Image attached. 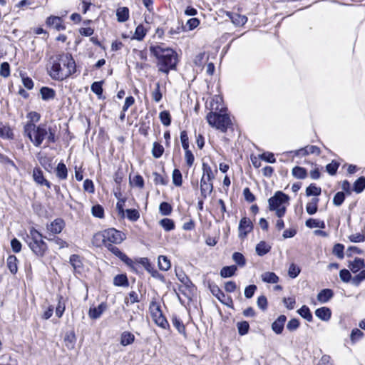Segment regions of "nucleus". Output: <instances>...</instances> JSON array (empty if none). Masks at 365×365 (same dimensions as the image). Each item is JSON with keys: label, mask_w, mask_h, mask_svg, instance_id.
<instances>
[{"label": "nucleus", "mask_w": 365, "mask_h": 365, "mask_svg": "<svg viewBox=\"0 0 365 365\" xmlns=\"http://www.w3.org/2000/svg\"><path fill=\"white\" fill-rule=\"evenodd\" d=\"M140 264L145 267V269L151 274L153 278L159 279L161 282H165L164 276L156 270L153 264L150 262L148 258H141Z\"/></svg>", "instance_id": "obj_10"}, {"label": "nucleus", "mask_w": 365, "mask_h": 365, "mask_svg": "<svg viewBox=\"0 0 365 365\" xmlns=\"http://www.w3.org/2000/svg\"><path fill=\"white\" fill-rule=\"evenodd\" d=\"M135 341V336L129 332L124 331L120 336V344L123 346H128L133 343Z\"/></svg>", "instance_id": "obj_30"}, {"label": "nucleus", "mask_w": 365, "mask_h": 365, "mask_svg": "<svg viewBox=\"0 0 365 365\" xmlns=\"http://www.w3.org/2000/svg\"><path fill=\"white\" fill-rule=\"evenodd\" d=\"M208 181H212L215 179V174L213 173L211 167L206 163H202V176Z\"/></svg>", "instance_id": "obj_34"}, {"label": "nucleus", "mask_w": 365, "mask_h": 365, "mask_svg": "<svg viewBox=\"0 0 365 365\" xmlns=\"http://www.w3.org/2000/svg\"><path fill=\"white\" fill-rule=\"evenodd\" d=\"M117 20L125 22L129 19V9L127 7H120L116 11Z\"/></svg>", "instance_id": "obj_28"}, {"label": "nucleus", "mask_w": 365, "mask_h": 365, "mask_svg": "<svg viewBox=\"0 0 365 365\" xmlns=\"http://www.w3.org/2000/svg\"><path fill=\"white\" fill-rule=\"evenodd\" d=\"M239 334L241 336L245 335L248 333L250 324L247 322L243 321L237 324Z\"/></svg>", "instance_id": "obj_51"}, {"label": "nucleus", "mask_w": 365, "mask_h": 365, "mask_svg": "<svg viewBox=\"0 0 365 365\" xmlns=\"http://www.w3.org/2000/svg\"><path fill=\"white\" fill-rule=\"evenodd\" d=\"M0 138L4 139L14 138V133L9 126L0 123Z\"/></svg>", "instance_id": "obj_29"}, {"label": "nucleus", "mask_w": 365, "mask_h": 365, "mask_svg": "<svg viewBox=\"0 0 365 365\" xmlns=\"http://www.w3.org/2000/svg\"><path fill=\"white\" fill-rule=\"evenodd\" d=\"M364 280H365V269L361 270L352 278V284L354 286L358 287Z\"/></svg>", "instance_id": "obj_56"}, {"label": "nucleus", "mask_w": 365, "mask_h": 365, "mask_svg": "<svg viewBox=\"0 0 365 365\" xmlns=\"http://www.w3.org/2000/svg\"><path fill=\"white\" fill-rule=\"evenodd\" d=\"M160 225L167 232L175 229V222L172 219L163 218L159 222Z\"/></svg>", "instance_id": "obj_41"}, {"label": "nucleus", "mask_w": 365, "mask_h": 365, "mask_svg": "<svg viewBox=\"0 0 365 365\" xmlns=\"http://www.w3.org/2000/svg\"><path fill=\"white\" fill-rule=\"evenodd\" d=\"M365 190V177L362 176L359 178L353 185V191L359 194Z\"/></svg>", "instance_id": "obj_36"}, {"label": "nucleus", "mask_w": 365, "mask_h": 365, "mask_svg": "<svg viewBox=\"0 0 365 365\" xmlns=\"http://www.w3.org/2000/svg\"><path fill=\"white\" fill-rule=\"evenodd\" d=\"M68 171L66 165L63 163H59L56 168V176L61 179L65 180L67 178Z\"/></svg>", "instance_id": "obj_40"}, {"label": "nucleus", "mask_w": 365, "mask_h": 365, "mask_svg": "<svg viewBox=\"0 0 365 365\" xmlns=\"http://www.w3.org/2000/svg\"><path fill=\"white\" fill-rule=\"evenodd\" d=\"M305 225L309 228L319 227L322 229L325 228V222L323 220L318 219L309 218L306 220Z\"/></svg>", "instance_id": "obj_33"}, {"label": "nucleus", "mask_w": 365, "mask_h": 365, "mask_svg": "<svg viewBox=\"0 0 365 365\" xmlns=\"http://www.w3.org/2000/svg\"><path fill=\"white\" fill-rule=\"evenodd\" d=\"M207 120L210 125L225 133L231 125V120L227 114L211 111L207 115Z\"/></svg>", "instance_id": "obj_6"}, {"label": "nucleus", "mask_w": 365, "mask_h": 365, "mask_svg": "<svg viewBox=\"0 0 365 365\" xmlns=\"http://www.w3.org/2000/svg\"><path fill=\"white\" fill-rule=\"evenodd\" d=\"M297 312L302 317L305 319L307 321L309 322L312 321L313 317L309 308L307 306L303 305L299 309H298Z\"/></svg>", "instance_id": "obj_39"}, {"label": "nucleus", "mask_w": 365, "mask_h": 365, "mask_svg": "<svg viewBox=\"0 0 365 365\" xmlns=\"http://www.w3.org/2000/svg\"><path fill=\"white\" fill-rule=\"evenodd\" d=\"M18 259L15 255H9L6 259L7 267L11 274H15L18 271Z\"/></svg>", "instance_id": "obj_24"}, {"label": "nucleus", "mask_w": 365, "mask_h": 365, "mask_svg": "<svg viewBox=\"0 0 365 365\" xmlns=\"http://www.w3.org/2000/svg\"><path fill=\"white\" fill-rule=\"evenodd\" d=\"M56 126H47L46 124H39L38 125L29 124L24 126V134L33 143L35 147H39L44 140L46 143H54L56 141Z\"/></svg>", "instance_id": "obj_2"}, {"label": "nucleus", "mask_w": 365, "mask_h": 365, "mask_svg": "<svg viewBox=\"0 0 365 365\" xmlns=\"http://www.w3.org/2000/svg\"><path fill=\"white\" fill-rule=\"evenodd\" d=\"M26 118L29 120L25 125L33 124L36 125L40 120L41 115L36 111H31L27 113Z\"/></svg>", "instance_id": "obj_47"}, {"label": "nucleus", "mask_w": 365, "mask_h": 365, "mask_svg": "<svg viewBox=\"0 0 365 365\" xmlns=\"http://www.w3.org/2000/svg\"><path fill=\"white\" fill-rule=\"evenodd\" d=\"M40 93L43 101L53 99L56 96L55 91L53 88L48 87H42L40 90Z\"/></svg>", "instance_id": "obj_26"}, {"label": "nucleus", "mask_w": 365, "mask_h": 365, "mask_svg": "<svg viewBox=\"0 0 365 365\" xmlns=\"http://www.w3.org/2000/svg\"><path fill=\"white\" fill-rule=\"evenodd\" d=\"M105 247H106L110 252H111L114 255L120 259L126 264H132V259H130L125 254L122 252L117 247L114 246L110 243L105 244Z\"/></svg>", "instance_id": "obj_12"}, {"label": "nucleus", "mask_w": 365, "mask_h": 365, "mask_svg": "<svg viewBox=\"0 0 365 365\" xmlns=\"http://www.w3.org/2000/svg\"><path fill=\"white\" fill-rule=\"evenodd\" d=\"M237 269L235 265L223 267L220 270V275L223 278L230 277L235 274Z\"/></svg>", "instance_id": "obj_35"}, {"label": "nucleus", "mask_w": 365, "mask_h": 365, "mask_svg": "<svg viewBox=\"0 0 365 365\" xmlns=\"http://www.w3.org/2000/svg\"><path fill=\"white\" fill-rule=\"evenodd\" d=\"M153 175L154 176L153 181L155 185H166L169 182L167 176L164 177L156 172H154Z\"/></svg>", "instance_id": "obj_46"}, {"label": "nucleus", "mask_w": 365, "mask_h": 365, "mask_svg": "<svg viewBox=\"0 0 365 365\" xmlns=\"http://www.w3.org/2000/svg\"><path fill=\"white\" fill-rule=\"evenodd\" d=\"M76 338L74 332L71 331L67 333L64 338L65 346L67 349L71 350L74 349L76 344Z\"/></svg>", "instance_id": "obj_31"}, {"label": "nucleus", "mask_w": 365, "mask_h": 365, "mask_svg": "<svg viewBox=\"0 0 365 365\" xmlns=\"http://www.w3.org/2000/svg\"><path fill=\"white\" fill-rule=\"evenodd\" d=\"M95 238L101 239L103 245L105 244H120L125 238V234L114 229L110 228L104 230L102 233H99L95 235Z\"/></svg>", "instance_id": "obj_7"}, {"label": "nucleus", "mask_w": 365, "mask_h": 365, "mask_svg": "<svg viewBox=\"0 0 365 365\" xmlns=\"http://www.w3.org/2000/svg\"><path fill=\"white\" fill-rule=\"evenodd\" d=\"M159 211L162 215H170L173 211V207L168 202H163L160 204Z\"/></svg>", "instance_id": "obj_49"}, {"label": "nucleus", "mask_w": 365, "mask_h": 365, "mask_svg": "<svg viewBox=\"0 0 365 365\" xmlns=\"http://www.w3.org/2000/svg\"><path fill=\"white\" fill-rule=\"evenodd\" d=\"M345 200V195L343 192H338L335 194L333 198V203L336 206H340L342 205Z\"/></svg>", "instance_id": "obj_59"}, {"label": "nucleus", "mask_w": 365, "mask_h": 365, "mask_svg": "<svg viewBox=\"0 0 365 365\" xmlns=\"http://www.w3.org/2000/svg\"><path fill=\"white\" fill-rule=\"evenodd\" d=\"M125 212L127 218L132 222L137 221L140 217V213L136 209H127Z\"/></svg>", "instance_id": "obj_52"}, {"label": "nucleus", "mask_w": 365, "mask_h": 365, "mask_svg": "<svg viewBox=\"0 0 365 365\" xmlns=\"http://www.w3.org/2000/svg\"><path fill=\"white\" fill-rule=\"evenodd\" d=\"M164 153L163 146L158 142H155L153 145L152 154L154 158H160Z\"/></svg>", "instance_id": "obj_43"}, {"label": "nucleus", "mask_w": 365, "mask_h": 365, "mask_svg": "<svg viewBox=\"0 0 365 365\" xmlns=\"http://www.w3.org/2000/svg\"><path fill=\"white\" fill-rule=\"evenodd\" d=\"M150 51L158 60L159 71L168 74L170 70L175 68L178 56L174 50L160 44L150 46Z\"/></svg>", "instance_id": "obj_3"}, {"label": "nucleus", "mask_w": 365, "mask_h": 365, "mask_svg": "<svg viewBox=\"0 0 365 365\" xmlns=\"http://www.w3.org/2000/svg\"><path fill=\"white\" fill-rule=\"evenodd\" d=\"M64 221L61 218H57L51 224L47 225V230L53 235L59 234L64 227Z\"/></svg>", "instance_id": "obj_16"}, {"label": "nucleus", "mask_w": 365, "mask_h": 365, "mask_svg": "<svg viewBox=\"0 0 365 365\" xmlns=\"http://www.w3.org/2000/svg\"><path fill=\"white\" fill-rule=\"evenodd\" d=\"M344 246L342 244L337 243L333 247V254L336 255L339 259H343Z\"/></svg>", "instance_id": "obj_53"}, {"label": "nucleus", "mask_w": 365, "mask_h": 365, "mask_svg": "<svg viewBox=\"0 0 365 365\" xmlns=\"http://www.w3.org/2000/svg\"><path fill=\"white\" fill-rule=\"evenodd\" d=\"M106 304L105 303L100 304L98 307H90L88 316L92 319H98L103 312L106 309Z\"/></svg>", "instance_id": "obj_19"}, {"label": "nucleus", "mask_w": 365, "mask_h": 365, "mask_svg": "<svg viewBox=\"0 0 365 365\" xmlns=\"http://www.w3.org/2000/svg\"><path fill=\"white\" fill-rule=\"evenodd\" d=\"M320 152V148L319 147L316 145H307L299 150L292 151L291 153H293L296 156H306L309 154L319 155Z\"/></svg>", "instance_id": "obj_13"}, {"label": "nucleus", "mask_w": 365, "mask_h": 365, "mask_svg": "<svg viewBox=\"0 0 365 365\" xmlns=\"http://www.w3.org/2000/svg\"><path fill=\"white\" fill-rule=\"evenodd\" d=\"M253 227L254 226L252 220L247 217H243L240 220L238 226L239 238L241 240L245 239L247 235L252 231Z\"/></svg>", "instance_id": "obj_8"}, {"label": "nucleus", "mask_w": 365, "mask_h": 365, "mask_svg": "<svg viewBox=\"0 0 365 365\" xmlns=\"http://www.w3.org/2000/svg\"><path fill=\"white\" fill-rule=\"evenodd\" d=\"M173 182L177 186L180 187L182 183V173L178 169H174L172 174Z\"/></svg>", "instance_id": "obj_44"}, {"label": "nucleus", "mask_w": 365, "mask_h": 365, "mask_svg": "<svg viewBox=\"0 0 365 365\" xmlns=\"http://www.w3.org/2000/svg\"><path fill=\"white\" fill-rule=\"evenodd\" d=\"M0 75L4 78H7L10 76V66L7 62H4L1 64Z\"/></svg>", "instance_id": "obj_62"}, {"label": "nucleus", "mask_w": 365, "mask_h": 365, "mask_svg": "<svg viewBox=\"0 0 365 365\" xmlns=\"http://www.w3.org/2000/svg\"><path fill=\"white\" fill-rule=\"evenodd\" d=\"M222 101V98L219 96H215L212 100L210 103V109L212 111H217L220 110V112H222V107L220 108V104Z\"/></svg>", "instance_id": "obj_45"}, {"label": "nucleus", "mask_w": 365, "mask_h": 365, "mask_svg": "<svg viewBox=\"0 0 365 365\" xmlns=\"http://www.w3.org/2000/svg\"><path fill=\"white\" fill-rule=\"evenodd\" d=\"M315 315L324 322H328L331 317V311L329 307H322L315 310Z\"/></svg>", "instance_id": "obj_20"}, {"label": "nucleus", "mask_w": 365, "mask_h": 365, "mask_svg": "<svg viewBox=\"0 0 365 365\" xmlns=\"http://www.w3.org/2000/svg\"><path fill=\"white\" fill-rule=\"evenodd\" d=\"M232 259L240 267H243L246 264L245 258L240 252H234L232 255Z\"/></svg>", "instance_id": "obj_54"}, {"label": "nucleus", "mask_w": 365, "mask_h": 365, "mask_svg": "<svg viewBox=\"0 0 365 365\" xmlns=\"http://www.w3.org/2000/svg\"><path fill=\"white\" fill-rule=\"evenodd\" d=\"M46 24L47 26L58 31H64L66 29V26L63 24L62 17L51 15L46 19Z\"/></svg>", "instance_id": "obj_9"}, {"label": "nucleus", "mask_w": 365, "mask_h": 365, "mask_svg": "<svg viewBox=\"0 0 365 365\" xmlns=\"http://www.w3.org/2000/svg\"><path fill=\"white\" fill-rule=\"evenodd\" d=\"M292 175L297 179H305L307 176V171L304 168L295 166L292 170Z\"/></svg>", "instance_id": "obj_32"}, {"label": "nucleus", "mask_w": 365, "mask_h": 365, "mask_svg": "<svg viewBox=\"0 0 365 365\" xmlns=\"http://www.w3.org/2000/svg\"><path fill=\"white\" fill-rule=\"evenodd\" d=\"M213 190V184L212 181H208L205 178H201L200 180V195L201 197L206 199L208 195L211 194Z\"/></svg>", "instance_id": "obj_14"}, {"label": "nucleus", "mask_w": 365, "mask_h": 365, "mask_svg": "<svg viewBox=\"0 0 365 365\" xmlns=\"http://www.w3.org/2000/svg\"><path fill=\"white\" fill-rule=\"evenodd\" d=\"M348 267L354 274L365 268V260L356 257L354 261L349 262Z\"/></svg>", "instance_id": "obj_21"}, {"label": "nucleus", "mask_w": 365, "mask_h": 365, "mask_svg": "<svg viewBox=\"0 0 365 365\" xmlns=\"http://www.w3.org/2000/svg\"><path fill=\"white\" fill-rule=\"evenodd\" d=\"M287 321V317L285 315H280L272 324V331L277 334H280L282 333L284 324Z\"/></svg>", "instance_id": "obj_18"}, {"label": "nucleus", "mask_w": 365, "mask_h": 365, "mask_svg": "<svg viewBox=\"0 0 365 365\" xmlns=\"http://www.w3.org/2000/svg\"><path fill=\"white\" fill-rule=\"evenodd\" d=\"M208 287L211 292V293L222 303L226 304V299H231L230 297H227L224 292L220 289V287L212 282L208 283Z\"/></svg>", "instance_id": "obj_15"}, {"label": "nucleus", "mask_w": 365, "mask_h": 365, "mask_svg": "<svg viewBox=\"0 0 365 365\" xmlns=\"http://www.w3.org/2000/svg\"><path fill=\"white\" fill-rule=\"evenodd\" d=\"M159 118L160 119L161 123L165 125L168 126L171 123V117L170 114L168 110H163L160 113Z\"/></svg>", "instance_id": "obj_50"}, {"label": "nucleus", "mask_w": 365, "mask_h": 365, "mask_svg": "<svg viewBox=\"0 0 365 365\" xmlns=\"http://www.w3.org/2000/svg\"><path fill=\"white\" fill-rule=\"evenodd\" d=\"M364 336V333L359 329L355 328L351 331L350 339L351 341L354 343L356 341L361 339Z\"/></svg>", "instance_id": "obj_61"}, {"label": "nucleus", "mask_w": 365, "mask_h": 365, "mask_svg": "<svg viewBox=\"0 0 365 365\" xmlns=\"http://www.w3.org/2000/svg\"><path fill=\"white\" fill-rule=\"evenodd\" d=\"M231 19L232 21L236 25H244L247 21V18L245 16L240 14H235Z\"/></svg>", "instance_id": "obj_58"}, {"label": "nucleus", "mask_w": 365, "mask_h": 365, "mask_svg": "<svg viewBox=\"0 0 365 365\" xmlns=\"http://www.w3.org/2000/svg\"><path fill=\"white\" fill-rule=\"evenodd\" d=\"M271 245L267 243L265 241H260L255 247L257 254L259 256H264L271 250Z\"/></svg>", "instance_id": "obj_23"}, {"label": "nucleus", "mask_w": 365, "mask_h": 365, "mask_svg": "<svg viewBox=\"0 0 365 365\" xmlns=\"http://www.w3.org/2000/svg\"><path fill=\"white\" fill-rule=\"evenodd\" d=\"M43 238V235L34 227L29 229V232L25 237V241L29 248L34 255L40 257H43L48 250V246Z\"/></svg>", "instance_id": "obj_4"}, {"label": "nucleus", "mask_w": 365, "mask_h": 365, "mask_svg": "<svg viewBox=\"0 0 365 365\" xmlns=\"http://www.w3.org/2000/svg\"><path fill=\"white\" fill-rule=\"evenodd\" d=\"M50 77L56 81H63L76 72V63L69 53L52 56L47 68Z\"/></svg>", "instance_id": "obj_1"}, {"label": "nucleus", "mask_w": 365, "mask_h": 365, "mask_svg": "<svg viewBox=\"0 0 365 365\" xmlns=\"http://www.w3.org/2000/svg\"><path fill=\"white\" fill-rule=\"evenodd\" d=\"M339 166V163H337L336 161L332 160L331 163L327 165L326 170L329 175H334L336 173Z\"/></svg>", "instance_id": "obj_55"}, {"label": "nucleus", "mask_w": 365, "mask_h": 365, "mask_svg": "<svg viewBox=\"0 0 365 365\" xmlns=\"http://www.w3.org/2000/svg\"><path fill=\"white\" fill-rule=\"evenodd\" d=\"M172 324L178 329L180 334H183L186 336L185 327L180 318L175 314L172 316Z\"/></svg>", "instance_id": "obj_27"}, {"label": "nucleus", "mask_w": 365, "mask_h": 365, "mask_svg": "<svg viewBox=\"0 0 365 365\" xmlns=\"http://www.w3.org/2000/svg\"><path fill=\"white\" fill-rule=\"evenodd\" d=\"M261 279L264 282L275 284L279 282V277L272 272H266L262 274Z\"/></svg>", "instance_id": "obj_25"}, {"label": "nucleus", "mask_w": 365, "mask_h": 365, "mask_svg": "<svg viewBox=\"0 0 365 365\" xmlns=\"http://www.w3.org/2000/svg\"><path fill=\"white\" fill-rule=\"evenodd\" d=\"M334 296V292L330 289H324L317 294V300L321 303H327Z\"/></svg>", "instance_id": "obj_22"}, {"label": "nucleus", "mask_w": 365, "mask_h": 365, "mask_svg": "<svg viewBox=\"0 0 365 365\" xmlns=\"http://www.w3.org/2000/svg\"><path fill=\"white\" fill-rule=\"evenodd\" d=\"M92 214L94 217L102 218L104 216V210L100 205H96L92 207Z\"/></svg>", "instance_id": "obj_60"}, {"label": "nucleus", "mask_w": 365, "mask_h": 365, "mask_svg": "<svg viewBox=\"0 0 365 365\" xmlns=\"http://www.w3.org/2000/svg\"><path fill=\"white\" fill-rule=\"evenodd\" d=\"M152 317L155 324L163 329H169L170 325L166 318L163 315L159 306L156 307L155 311L152 313Z\"/></svg>", "instance_id": "obj_11"}, {"label": "nucleus", "mask_w": 365, "mask_h": 365, "mask_svg": "<svg viewBox=\"0 0 365 365\" xmlns=\"http://www.w3.org/2000/svg\"><path fill=\"white\" fill-rule=\"evenodd\" d=\"M70 263L75 269L81 267L82 262L80 259V257L77 255H72L70 257Z\"/></svg>", "instance_id": "obj_63"}, {"label": "nucleus", "mask_w": 365, "mask_h": 365, "mask_svg": "<svg viewBox=\"0 0 365 365\" xmlns=\"http://www.w3.org/2000/svg\"><path fill=\"white\" fill-rule=\"evenodd\" d=\"M349 239L351 242L355 243L365 242V234L355 233L351 235Z\"/></svg>", "instance_id": "obj_64"}, {"label": "nucleus", "mask_w": 365, "mask_h": 365, "mask_svg": "<svg viewBox=\"0 0 365 365\" xmlns=\"http://www.w3.org/2000/svg\"><path fill=\"white\" fill-rule=\"evenodd\" d=\"M289 200V197L287 195L281 191L276 192L274 196L268 200L269 210L275 211L276 215L279 218H282L287 211V208L283 204L288 202Z\"/></svg>", "instance_id": "obj_5"}, {"label": "nucleus", "mask_w": 365, "mask_h": 365, "mask_svg": "<svg viewBox=\"0 0 365 365\" xmlns=\"http://www.w3.org/2000/svg\"><path fill=\"white\" fill-rule=\"evenodd\" d=\"M158 266L160 269L167 271L170 268L171 264L167 257L160 255L158 257Z\"/></svg>", "instance_id": "obj_42"}, {"label": "nucleus", "mask_w": 365, "mask_h": 365, "mask_svg": "<svg viewBox=\"0 0 365 365\" xmlns=\"http://www.w3.org/2000/svg\"><path fill=\"white\" fill-rule=\"evenodd\" d=\"M339 277L342 282L345 283L349 282L351 280L352 281L351 274L350 272L346 269H343L339 272Z\"/></svg>", "instance_id": "obj_57"}, {"label": "nucleus", "mask_w": 365, "mask_h": 365, "mask_svg": "<svg viewBox=\"0 0 365 365\" xmlns=\"http://www.w3.org/2000/svg\"><path fill=\"white\" fill-rule=\"evenodd\" d=\"M34 180L40 185H46L48 188L51 187V183L44 178L43 172L39 168H35L33 170Z\"/></svg>", "instance_id": "obj_17"}, {"label": "nucleus", "mask_w": 365, "mask_h": 365, "mask_svg": "<svg viewBox=\"0 0 365 365\" xmlns=\"http://www.w3.org/2000/svg\"><path fill=\"white\" fill-rule=\"evenodd\" d=\"M319 200V198L314 197L307 204L306 210L309 215H314L317 212Z\"/></svg>", "instance_id": "obj_37"}, {"label": "nucleus", "mask_w": 365, "mask_h": 365, "mask_svg": "<svg viewBox=\"0 0 365 365\" xmlns=\"http://www.w3.org/2000/svg\"><path fill=\"white\" fill-rule=\"evenodd\" d=\"M113 284L118 287H128L129 282L125 274H118L113 279Z\"/></svg>", "instance_id": "obj_38"}, {"label": "nucleus", "mask_w": 365, "mask_h": 365, "mask_svg": "<svg viewBox=\"0 0 365 365\" xmlns=\"http://www.w3.org/2000/svg\"><path fill=\"white\" fill-rule=\"evenodd\" d=\"M321 192V187L316 186L314 184H311L306 189V195L307 196H319Z\"/></svg>", "instance_id": "obj_48"}]
</instances>
